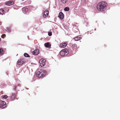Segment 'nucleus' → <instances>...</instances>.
<instances>
[{"instance_id": "obj_12", "label": "nucleus", "mask_w": 120, "mask_h": 120, "mask_svg": "<svg viewBox=\"0 0 120 120\" xmlns=\"http://www.w3.org/2000/svg\"><path fill=\"white\" fill-rule=\"evenodd\" d=\"M23 11L24 14H27L28 12V9L27 8H23Z\"/></svg>"}, {"instance_id": "obj_25", "label": "nucleus", "mask_w": 120, "mask_h": 120, "mask_svg": "<svg viewBox=\"0 0 120 120\" xmlns=\"http://www.w3.org/2000/svg\"><path fill=\"white\" fill-rule=\"evenodd\" d=\"M1 40V38H0V41Z\"/></svg>"}, {"instance_id": "obj_9", "label": "nucleus", "mask_w": 120, "mask_h": 120, "mask_svg": "<svg viewBox=\"0 0 120 120\" xmlns=\"http://www.w3.org/2000/svg\"><path fill=\"white\" fill-rule=\"evenodd\" d=\"M39 52L38 49H36L33 52V54L34 55H37L38 54Z\"/></svg>"}, {"instance_id": "obj_7", "label": "nucleus", "mask_w": 120, "mask_h": 120, "mask_svg": "<svg viewBox=\"0 0 120 120\" xmlns=\"http://www.w3.org/2000/svg\"><path fill=\"white\" fill-rule=\"evenodd\" d=\"M68 43L67 42H65L63 43H61L59 45V47L61 48L65 47L67 45Z\"/></svg>"}, {"instance_id": "obj_24", "label": "nucleus", "mask_w": 120, "mask_h": 120, "mask_svg": "<svg viewBox=\"0 0 120 120\" xmlns=\"http://www.w3.org/2000/svg\"><path fill=\"white\" fill-rule=\"evenodd\" d=\"M7 30H8V32H10L11 31V29L9 28H7Z\"/></svg>"}, {"instance_id": "obj_11", "label": "nucleus", "mask_w": 120, "mask_h": 120, "mask_svg": "<svg viewBox=\"0 0 120 120\" xmlns=\"http://www.w3.org/2000/svg\"><path fill=\"white\" fill-rule=\"evenodd\" d=\"M23 63V61L22 60H19L17 62V64L19 65H22Z\"/></svg>"}, {"instance_id": "obj_14", "label": "nucleus", "mask_w": 120, "mask_h": 120, "mask_svg": "<svg viewBox=\"0 0 120 120\" xmlns=\"http://www.w3.org/2000/svg\"><path fill=\"white\" fill-rule=\"evenodd\" d=\"M45 46L46 47H50L51 46V45L48 42L44 44Z\"/></svg>"}, {"instance_id": "obj_10", "label": "nucleus", "mask_w": 120, "mask_h": 120, "mask_svg": "<svg viewBox=\"0 0 120 120\" xmlns=\"http://www.w3.org/2000/svg\"><path fill=\"white\" fill-rule=\"evenodd\" d=\"M58 16L60 19H63L64 17V15L63 13L62 12H60Z\"/></svg>"}, {"instance_id": "obj_1", "label": "nucleus", "mask_w": 120, "mask_h": 120, "mask_svg": "<svg viewBox=\"0 0 120 120\" xmlns=\"http://www.w3.org/2000/svg\"><path fill=\"white\" fill-rule=\"evenodd\" d=\"M107 5L106 2L104 1L101 2L98 4L97 6V9L99 11H104L105 10Z\"/></svg>"}, {"instance_id": "obj_13", "label": "nucleus", "mask_w": 120, "mask_h": 120, "mask_svg": "<svg viewBox=\"0 0 120 120\" xmlns=\"http://www.w3.org/2000/svg\"><path fill=\"white\" fill-rule=\"evenodd\" d=\"M81 38V35H79L76 37L75 38V41H78Z\"/></svg>"}, {"instance_id": "obj_4", "label": "nucleus", "mask_w": 120, "mask_h": 120, "mask_svg": "<svg viewBox=\"0 0 120 120\" xmlns=\"http://www.w3.org/2000/svg\"><path fill=\"white\" fill-rule=\"evenodd\" d=\"M6 106V102L3 101H0V108H3Z\"/></svg>"}, {"instance_id": "obj_26", "label": "nucleus", "mask_w": 120, "mask_h": 120, "mask_svg": "<svg viewBox=\"0 0 120 120\" xmlns=\"http://www.w3.org/2000/svg\"><path fill=\"white\" fill-rule=\"evenodd\" d=\"M28 38H29V36H28Z\"/></svg>"}, {"instance_id": "obj_20", "label": "nucleus", "mask_w": 120, "mask_h": 120, "mask_svg": "<svg viewBox=\"0 0 120 120\" xmlns=\"http://www.w3.org/2000/svg\"><path fill=\"white\" fill-rule=\"evenodd\" d=\"M2 97L4 99L6 98H8V96L7 95H2Z\"/></svg>"}, {"instance_id": "obj_15", "label": "nucleus", "mask_w": 120, "mask_h": 120, "mask_svg": "<svg viewBox=\"0 0 120 120\" xmlns=\"http://www.w3.org/2000/svg\"><path fill=\"white\" fill-rule=\"evenodd\" d=\"M4 52L3 49H2L0 48V55H3Z\"/></svg>"}, {"instance_id": "obj_17", "label": "nucleus", "mask_w": 120, "mask_h": 120, "mask_svg": "<svg viewBox=\"0 0 120 120\" xmlns=\"http://www.w3.org/2000/svg\"><path fill=\"white\" fill-rule=\"evenodd\" d=\"M24 56L26 57H29V55L27 53H25L24 54Z\"/></svg>"}, {"instance_id": "obj_21", "label": "nucleus", "mask_w": 120, "mask_h": 120, "mask_svg": "<svg viewBox=\"0 0 120 120\" xmlns=\"http://www.w3.org/2000/svg\"><path fill=\"white\" fill-rule=\"evenodd\" d=\"M61 2L64 4L66 3L67 0H61Z\"/></svg>"}, {"instance_id": "obj_19", "label": "nucleus", "mask_w": 120, "mask_h": 120, "mask_svg": "<svg viewBox=\"0 0 120 120\" xmlns=\"http://www.w3.org/2000/svg\"><path fill=\"white\" fill-rule=\"evenodd\" d=\"M69 8L67 7L65 8L64 9V10L65 11H68L69 10Z\"/></svg>"}, {"instance_id": "obj_3", "label": "nucleus", "mask_w": 120, "mask_h": 120, "mask_svg": "<svg viewBox=\"0 0 120 120\" xmlns=\"http://www.w3.org/2000/svg\"><path fill=\"white\" fill-rule=\"evenodd\" d=\"M46 61L45 60H44L43 59H41L39 61L40 65L41 67L44 66L45 65Z\"/></svg>"}, {"instance_id": "obj_22", "label": "nucleus", "mask_w": 120, "mask_h": 120, "mask_svg": "<svg viewBox=\"0 0 120 120\" xmlns=\"http://www.w3.org/2000/svg\"><path fill=\"white\" fill-rule=\"evenodd\" d=\"M6 36V35L5 34H3L1 36V37L2 38H4Z\"/></svg>"}, {"instance_id": "obj_2", "label": "nucleus", "mask_w": 120, "mask_h": 120, "mask_svg": "<svg viewBox=\"0 0 120 120\" xmlns=\"http://www.w3.org/2000/svg\"><path fill=\"white\" fill-rule=\"evenodd\" d=\"M46 75V71L43 69H38L36 72V75L39 78H40Z\"/></svg>"}, {"instance_id": "obj_18", "label": "nucleus", "mask_w": 120, "mask_h": 120, "mask_svg": "<svg viewBox=\"0 0 120 120\" xmlns=\"http://www.w3.org/2000/svg\"><path fill=\"white\" fill-rule=\"evenodd\" d=\"M15 98V94H12L11 97V98L12 99H14Z\"/></svg>"}, {"instance_id": "obj_16", "label": "nucleus", "mask_w": 120, "mask_h": 120, "mask_svg": "<svg viewBox=\"0 0 120 120\" xmlns=\"http://www.w3.org/2000/svg\"><path fill=\"white\" fill-rule=\"evenodd\" d=\"M4 10L3 9H0V14H3L4 13Z\"/></svg>"}, {"instance_id": "obj_5", "label": "nucleus", "mask_w": 120, "mask_h": 120, "mask_svg": "<svg viewBox=\"0 0 120 120\" xmlns=\"http://www.w3.org/2000/svg\"><path fill=\"white\" fill-rule=\"evenodd\" d=\"M68 51L67 49H64L61 50L60 52V54L61 56H63L67 53L66 52Z\"/></svg>"}, {"instance_id": "obj_8", "label": "nucleus", "mask_w": 120, "mask_h": 120, "mask_svg": "<svg viewBox=\"0 0 120 120\" xmlns=\"http://www.w3.org/2000/svg\"><path fill=\"white\" fill-rule=\"evenodd\" d=\"M14 4V2L13 1H8L5 3L6 5L8 6L12 5L13 4Z\"/></svg>"}, {"instance_id": "obj_23", "label": "nucleus", "mask_w": 120, "mask_h": 120, "mask_svg": "<svg viewBox=\"0 0 120 120\" xmlns=\"http://www.w3.org/2000/svg\"><path fill=\"white\" fill-rule=\"evenodd\" d=\"M48 35L49 36H51L52 35V33L51 32H49L48 33Z\"/></svg>"}, {"instance_id": "obj_6", "label": "nucleus", "mask_w": 120, "mask_h": 120, "mask_svg": "<svg viewBox=\"0 0 120 120\" xmlns=\"http://www.w3.org/2000/svg\"><path fill=\"white\" fill-rule=\"evenodd\" d=\"M49 13L48 11L47 10H45L43 14V17L44 18H46L48 15Z\"/></svg>"}]
</instances>
